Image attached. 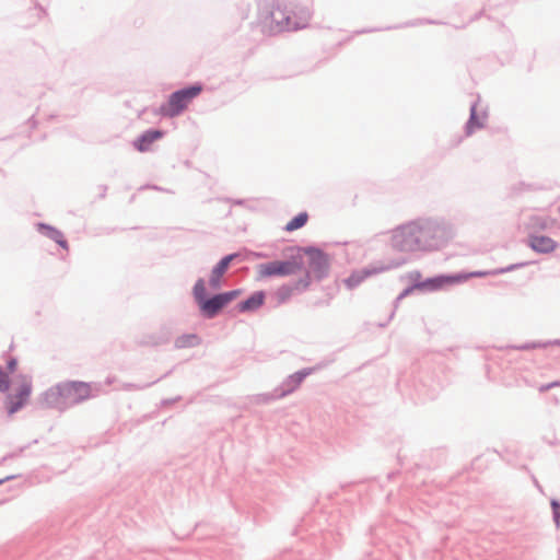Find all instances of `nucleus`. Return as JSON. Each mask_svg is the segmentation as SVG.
I'll list each match as a JSON object with an SVG mask.
<instances>
[{
    "instance_id": "1",
    "label": "nucleus",
    "mask_w": 560,
    "mask_h": 560,
    "mask_svg": "<svg viewBox=\"0 0 560 560\" xmlns=\"http://www.w3.org/2000/svg\"><path fill=\"white\" fill-rule=\"evenodd\" d=\"M454 236L453 224L441 217H421L393 230L390 243L401 253L434 252Z\"/></svg>"
},
{
    "instance_id": "2",
    "label": "nucleus",
    "mask_w": 560,
    "mask_h": 560,
    "mask_svg": "<svg viewBox=\"0 0 560 560\" xmlns=\"http://www.w3.org/2000/svg\"><path fill=\"white\" fill-rule=\"evenodd\" d=\"M311 18L307 9L301 11L298 18L295 13L281 8L279 4L272 5L271 9L264 10L259 14L260 22L270 33H280L284 31H295L306 25Z\"/></svg>"
},
{
    "instance_id": "3",
    "label": "nucleus",
    "mask_w": 560,
    "mask_h": 560,
    "mask_svg": "<svg viewBox=\"0 0 560 560\" xmlns=\"http://www.w3.org/2000/svg\"><path fill=\"white\" fill-rule=\"evenodd\" d=\"M201 91V84L196 83L173 92L168 96L167 102L161 105L160 113L168 118L179 116Z\"/></svg>"
},
{
    "instance_id": "4",
    "label": "nucleus",
    "mask_w": 560,
    "mask_h": 560,
    "mask_svg": "<svg viewBox=\"0 0 560 560\" xmlns=\"http://www.w3.org/2000/svg\"><path fill=\"white\" fill-rule=\"evenodd\" d=\"M192 294L205 318H214L226 306L221 293L207 296L206 282L202 278L196 281Z\"/></svg>"
},
{
    "instance_id": "5",
    "label": "nucleus",
    "mask_w": 560,
    "mask_h": 560,
    "mask_svg": "<svg viewBox=\"0 0 560 560\" xmlns=\"http://www.w3.org/2000/svg\"><path fill=\"white\" fill-rule=\"evenodd\" d=\"M302 250L307 256L308 270L306 273L313 276L317 281L327 278L330 271V257L324 250L315 246L302 247Z\"/></svg>"
},
{
    "instance_id": "6",
    "label": "nucleus",
    "mask_w": 560,
    "mask_h": 560,
    "mask_svg": "<svg viewBox=\"0 0 560 560\" xmlns=\"http://www.w3.org/2000/svg\"><path fill=\"white\" fill-rule=\"evenodd\" d=\"M304 267L301 255L292 256L288 260H273L267 264H260L258 271L260 277L289 276L294 275Z\"/></svg>"
},
{
    "instance_id": "7",
    "label": "nucleus",
    "mask_w": 560,
    "mask_h": 560,
    "mask_svg": "<svg viewBox=\"0 0 560 560\" xmlns=\"http://www.w3.org/2000/svg\"><path fill=\"white\" fill-rule=\"evenodd\" d=\"M405 264V259L389 260L387 262L377 261L368 267H364L361 270L353 271L347 279H345V284L348 289L352 290L359 287L366 278L400 267Z\"/></svg>"
},
{
    "instance_id": "8",
    "label": "nucleus",
    "mask_w": 560,
    "mask_h": 560,
    "mask_svg": "<svg viewBox=\"0 0 560 560\" xmlns=\"http://www.w3.org/2000/svg\"><path fill=\"white\" fill-rule=\"evenodd\" d=\"M410 278L415 281L417 290L433 292L443 289L446 285L463 282L468 279V276L462 273L456 275H439L420 281L421 273L419 271L410 272Z\"/></svg>"
},
{
    "instance_id": "9",
    "label": "nucleus",
    "mask_w": 560,
    "mask_h": 560,
    "mask_svg": "<svg viewBox=\"0 0 560 560\" xmlns=\"http://www.w3.org/2000/svg\"><path fill=\"white\" fill-rule=\"evenodd\" d=\"M63 405L72 406L80 404L91 396L90 385L84 382L71 381L62 383Z\"/></svg>"
},
{
    "instance_id": "10",
    "label": "nucleus",
    "mask_w": 560,
    "mask_h": 560,
    "mask_svg": "<svg viewBox=\"0 0 560 560\" xmlns=\"http://www.w3.org/2000/svg\"><path fill=\"white\" fill-rule=\"evenodd\" d=\"M241 253H232L220 259V261L212 268L211 275L209 278V285L213 290H219L221 288V278L229 269L231 262L241 259Z\"/></svg>"
},
{
    "instance_id": "11",
    "label": "nucleus",
    "mask_w": 560,
    "mask_h": 560,
    "mask_svg": "<svg viewBox=\"0 0 560 560\" xmlns=\"http://www.w3.org/2000/svg\"><path fill=\"white\" fill-rule=\"evenodd\" d=\"M312 373V369L305 368L302 369L291 375H289L278 387H277V396L285 397L292 394L302 382Z\"/></svg>"
},
{
    "instance_id": "12",
    "label": "nucleus",
    "mask_w": 560,
    "mask_h": 560,
    "mask_svg": "<svg viewBox=\"0 0 560 560\" xmlns=\"http://www.w3.org/2000/svg\"><path fill=\"white\" fill-rule=\"evenodd\" d=\"M310 285V276L308 273H305L304 277L300 278L299 280H295L293 282L287 283L281 285L276 291V298L278 300V303L282 304L289 301L295 292H302L306 290Z\"/></svg>"
},
{
    "instance_id": "13",
    "label": "nucleus",
    "mask_w": 560,
    "mask_h": 560,
    "mask_svg": "<svg viewBox=\"0 0 560 560\" xmlns=\"http://www.w3.org/2000/svg\"><path fill=\"white\" fill-rule=\"evenodd\" d=\"M164 136V131L160 129H148L142 132L135 141L133 147L139 152H148L151 150V145L156 141L162 139Z\"/></svg>"
},
{
    "instance_id": "14",
    "label": "nucleus",
    "mask_w": 560,
    "mask_h": 560,
    "mask_svg": "<svg viewBox=\"0 0 560 560\" xmlns=\"http://www.w3.org/2000/svg\"><path fill=\"white\" fill-rule=\"evenodd\" d=\"M528 245L533 250L539 254H549L558 246L556 241L545 235H530Z\"/></svg>"
},
{
    "instance_id": "15",
    "label": "nucleus",
    "mask_w": 560,
    "mask_h": 560,
    "mask_svg": "<svg viewBox=\"0 0 560 560\" xmlns=\"http://www.w3.org/2000/svg\"><path fill=\"white\" fill-rule=\"evenodd\" d=\"M266 294L264 291H256L250 294L246 300L237 304V310L241 313L255 312L264 305Z\"/></svg>"
},
{
    "instance_id": "16",
    "label": "nucleus",
    "mask_w": 560,
    "mask_h": 560,
    "mask_svg": "<svg viewBox=\"0 0 560 560\" xmlns=\"http://www.w3.org/2000/svg\"><path fill=\"white\" fill-rule=\"evenodd\" d=\"M43 399L48 407L62 408L63 405V388L62 383L50 387L43 394Z\"/></svg>"
},
{
    "instance_id": "17",
    "label": "nucleus",
    "mask_w": 560,
    "mask_h": 560,
    "mask_svg": "<svg viewBox=\"0 0 560 560\" xmlns=\"http://www.w3.org/2000/svg\"><path fill=\"white\" fill-rule=\"evenodd\" d=\"M477 103L471 104L470 106V115L469 119L466 122L465 131L469 136L474 132L475 129H480L485 125V120L487 118L486 112H482L481 115L477 112Z\"/></svg>"
},
{
    "instance_id": "18",
    "label": "nucleus",
    "mask_w": 560,
    "mask_h": 560,
    "mask_svg": "<svg viewBox=\"0 0 560 560\" xmlns=\"http://www.w3.org/2000/svg\"><path fill=\"white\" fill-rule=\"evenodd\" d=\"M172 331L171 328L164 326L159 332L144 336L141 340L142 345L145 346H159L167 343L171 340Z\"/></svg>"
},
{
    "instance_id": "19",
    "label": "nucleus",
    "mask_w": 560,
    "mask_h": 560,
    "mask_svg": "<svg viewBox=\"0 0 560 560\" xmlns=\"http://www.w3.org/2000/svg\"><path fill=\"white\" fill-rule=\"evenodd\" d=\"M38 231L44 234L46 237L52 240L57 244H59L62 248H67L68 243L62 234L61 231L55 229L54 226H50L45 223H38L37 224Z\"/></svg>"
},
{
    "instance_id": "20",
    "label": "nucleus",
    "mask_w": 560,
    "mask_h": 560,
    "mask_svg": "<svg viewBox=\"0 0 560 560\" xmlns=\"http://www.w3.org/2000/svg\"><path fill=\"white\" fill-rule=\"evenodd\" d=\"M527 265H528V262H517V264L509 265L503 268L492 269L489 271H474L470 273H463V275L468 276V278H470V277L482 278V277H487V276H498V275L506 273L510 271H514V270L523 268Z\"/></svg>"
},
{
    "instance_id": "21",
    "label": "nucleus",
    "mask_w": 560,
    "mask_h": 560,
    "mask_svg": "<svg viewBox=\"0 0 560 560\" xmlns=\"http://www.w3.org/2000/svg\"><path fill=\"white\" fill-rule=\"evenodd\" d=\"M200 343V338L196 334L182 335L176 338L175 347L177 349L192 348Z\"/></svg>"
},
{
    "instance_id": "22",
    "label": "nucleus",
    "mask_w": 560,
    "mask_h": 560,
    "mask_svg": "<svg viewBox=\"0 0 560 560\" xmlns=\"http://www.w3.org/2000/svg\"><path fill=\"white\" fill-rule=\"evenodd\" d=\"M308 214L306 212H301L298 215H295L292 220H290L285 225V231L292 232L298 229H301L304 226L307 222Z\"/></svg>"
},
{
    "instance_id": "23",
    "label": "nucleus",
    "mask_w": 560,
    "mask_h": 560,
    "mask_svg": "<svg viewBox=\"0 0 560 560\" xmlns=\"http://www.w3.org/2000/svg\"><path fill=\"white\" fill-rule=\"evenodd\" d=\"M32 393V383L31 381H24L18 389L14 398L26 402Z\"/></svg>"
},
{
    "instance_id": "24",
    "label": "nucleus",
    "mask_w": 560,
    "mask_h": 560,
    "mask_svg": "<svg viewBox=\"0 0 560 560\" xmlns=\"http://www.w3.org/2000/svg\"><path fill=\"white\" fill-rule=\"evenodd\" d=\"M25 402L22 400L15 399L12 395H9L5 399L7 410L8 413L11 416L15 412H18Z\"/></svg>"
},
{
    "instance_id": "25",
    "label": "nucleus",
    "mask_w": 560,
    "mask_h": 560,
    "mask_svg": "<svg viewBox=\"0 0 560 560\" xmlns=\"http://www.w3.org/2000/svg\"><path fill=\"white\" fill-rule=\"evenodd\" d=\"M281 398L282 397L277 396V387L273 389L272 393L260 394L257 396V400L259 402H264V404H268L272 400H277V399H281Z\"/></svg>"
},
{
    "instance_id": "26",
    "label": "nucleus",
    "mask_w": 560,
    "mask_h": 560,
    "mask_svg": "<svg viewBox=\"0 0 560 560\" xmlns=\"http://www.w3.org/2000/svg\"><path fill=\"white\" fill-rule=\"evenodd\" d=\"M10 388L9 375L0 366V393H5Z\"/></svg>"
},
{
    "instance_id": "27",
    "label": "nucleus",
    "mask_w": 560,
    "mask_h": 560,
    "mask_svg": "<svg viewBox=\"0 0 560 560\" xmlns=\"http://www.w3.org/2000/svg\"><path fill=\"white\" fill-rule=\"evenodd\" d=\"M221 294L224 299L225 304L228 305L229 303H231L233 300H235L241 294V290L235 289V290L228 291V292H221Z\"/></svg>"
},
{
    "instance_id": "28",
    "label": "nucleus",
    "mask_w": 560,
    "mask_h": 560,
    "mask_svg": "<svg viewBox=\"0 0 560 560\" xmlns=\"http://www.w3.org/2000/svg\"><path fill=\"white\" fill-rule=\"evenodd\" d=\"M548 345H560V340H555V341H550L548 342ZM547 343H536V342H532V343H524L520 347H517V349L520 350H529V349H534V348H537V347H546Z\"/></svg>"
},
{
    "instance_id": "29",
    "label": "nucleus",
    "mask_w": 560,
    "mask_h": 560,
    "mask_svg": "<svg viewBox=\"0 0 560 560\" xmlns=\"http://www.w3.org/2000/svg\"><path fill=\"white\" fill-rule=\"evenodd\" d=\"M552 514L556 524H560V503L557 500L551 501Z\"/></svg>"
},
{
    "instance_id": "30",
    "label": "nucleus",
    "mask_w": 560,
    "mask_h": 560,
    "mask_svg": "<svg viewBox=\"0 0 560 560\" xmlns=\"http://www.w3.org/2000/svg\"><path fill=\"white\" fill-rule=\"evenodd\" d=\"M417 287H415V283L412 285H409L408 288H406L395 300V307H397V304L402 300L405 299L406 296H408L413 290H416Z\"/></svg>"
},
{
    "instance_id": "31",
    "label": "nucleus",
    "mask_w": 560,
    "mask_h": 560,
    "mask_svg": "<svg viewBox=\"0 0 560 560\" xmlns=\"http://www.w3.org/2000/svg\"><path fill=\"white\" fill-rule=\"evenodd\" d=\"M16 365H18V361L15 358H11L9 361H8V370L10 372H13L15 369H16Z\"/></svg>"
},
{
    "instance_id": "32",
    "label": "nucleus",
    "mask_w": 560,
    "mask_h": 560,
    "mask_svg": "<svg viewBox=\"0 0 560 560\" xmlns=\"http://www.w3.org/2000/svg\"><path fill=\"white\" fill-rule=\"evenodd\" d=\"M551 388H555V384H553V382L548 383V384H542V385L539 387V392H540V393H545V392H547V390H549V389H551Z\"/></svg>"
},
{
    "instance_id": "33",
    "label": "nucleus",
    "mask_w": 560,
    "mask_h": 560,
    "mask_svg": "<svg viewBox=\"0 0 560 560\" xmlns=\"http://www.w3.org/2000/svg\"><path fill=\"white\" fill-rule=\"evenodd\" d=\"M154 382H151L149 384H144V385H132V384H128L127 386L130 387V388H136V389H143V388H147L149 387L151 384H154Z\"/></svg>"
},
{
    "instance_id": "34",
    "label": "nucleus",
    "mask_w": 560,
    "mask_h": 560,
    "mask_svg": "<svg viewBox=\"0 0 560 560\" xmlns=\"http://www.w3.org/2000/svg\"><path fill=\"white\" fill-rule=\"evenodd\" d=\"M16 477H18L16 475H11V476H7V477H4V478L0 479V486H1L2 483H4L5 481H9V480L15 479Z\"/></svg>"
},
{
    "instance_id": "35",
    "label": "nucleus",
    "mask_w": 560,
    "mask_h": 560,
    "mask_svg": "<svg viewBox=\"0 0 560 560\" xmlns=\"http://www.w3.org/2000/svg\"><path fill=\"white\" fill-rule=\"evenodd\" d=\"M101 189H102V197H104L105 191H106L107 188H106V186H101Z\"/></svg>"
},
{
    "instance_id": "36",
    "label": "nucleus",
    "mask_w": 560,
    "mask_h": 560,
    "mask_svg": "<svg viewBox=\"0 0 560 560\" xmlns=\"http://www.w3.org/2000/svg\"><path fill=\"white\" fill-rule=\"evenodd\" d=\"M13 456H14L13 454L7 455V456H4V457L2 458V460L4 462V460H7L8 458H11V457H13Z\"/></svg>"
},
{
    "instance_id": "37",
    "label": "nucleus",
    "mask_w": 560,
    "mask_h": 560,
    "mask_svg": "<svg viewBox=\"0 0 560 560\" xmlns=\"http://www.w3.org/2000/svg\"><path fill=\"white\" fill-rule=\"evenodd\" d=\"M553 384H555V387H559L560 386V380L559 381H555Z\"/></svg>"
},
{
    "instance_id": "38",
    "label": "nucleus",
    "mask_w": 560,
    "mask_h": 560,
    "mask_svg": "<svg viewBox=\"0 0 560 560\" xmlns=\"http://www.w3.org/2000/svg\"><path fill=\"white\" fill-rule=\"evenodd\" d=\"M234 203H236V205H242V203H243V201H242V200H235V201H234Z\"/></svg>"
}]
</instances>
